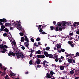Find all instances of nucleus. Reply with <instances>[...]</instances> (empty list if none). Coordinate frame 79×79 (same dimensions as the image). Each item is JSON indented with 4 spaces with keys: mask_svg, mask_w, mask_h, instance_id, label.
I'll list each match as a JSON object with an SVG mask.
<instances>
[{
    "mask_svg": "<svg viewBox=\"0 0 79 79\" xmlns=\"http://www.w3.org/2000/svg\"><path fill=\"white\" fill-rule=\"evenodd\" d=\"M15 47L16 48V49L14 50L15 51V53L16 55L18 58H20V57H22V58H24V56L23 55V54L22 52H20L18 51V48L17 47V45L15 46Z\"/></svg>",
    "mask_w": 79,
    "mask_h": 79,
    "instance_id": "obj_1",
    "label": "nucleus"
},
{
    "mask_svg": "<svg viewBox=\"0 0 79 79\" xmlns=\"http://www.w3.org/2000/svg\"><path fill=\"white\" fill-rule=\"evenodd\" d=\"M20 21H17L15 22H14V23H12V26H14V25H17V26H21V24L20 23H21Z\"/></svg>",
    "mask_w": 79,
    "mask_h": 79,
    "instance_id": "obj_2",
    "label": "nucleus"
},
{
    "mask_svg": "<svg viewBox=\"0 0 79 79\" xmlns=\"http://www.w3.org/2000/svg\"><path fill=\"white\" fill-rule=\"evenodd\" d=\"M8 55L10 56H14L16 55V53L13 52L12 51H10L8 53Z\"/></svg>",
    "mask_w": 79,
    "mask_h": 79,
    "instance_id": "obj_3",
    "label": "nucleus"
},
{
    "mask_svg": "<svg viewBox=\"0 0 79 79\" xmlns=\"http://www.w3.org/2000/svg\"><path fill=\"white\" fill-rule=\"evenodd\" d=\"M0 48H3V51L5 52H6V49L4 48L3 44L0 45Z\"/></svg>",
    "mask_w": 79,
    "mask_h": 79,
    "instance_id": "obj_4",
    "label": "nucleus"
},
{
    "mask_svg": "<svg viewBox=\"0 0 79 79\" xmlns=\"http://www.w3.org/2000/svg\"><path fill=\"white\" fill-rule=\"evenodd\" d=\"M39 27L40 28V30H39V31L40 32H42V31H43V30L42 29H43V26L41 25H39Z\"/></svg>",
    "mask_w": 79,
    "mask_h": 79,
    "instance_id": "obj_5",
    "label": "nucleus"
},
{
    "mask_svg": "<svg viewBox=\"0 0 79 79\" xmlns=\"http://www.w3.org/2000/svg\"><path fill=\"white\" fill-rule=\"evenodd\" d=\"M47 77L48 78H49L50 79V78H52V76L50 74L48 73H47L46 75Z\"/></svg>",
    "mask_w": 79,
    "mask_h": 79,
    "instance_id": "obj_6",
    "label": "nucleus"
},
{
    "mask_svg": "<svg viewBox=\"0 0 79 79\" xmlns=\"http://www.w3.org/2000/svg\"><path fill=\"white\" fill-rule=\"evenodd\" d=\"M24 45L25 46H26V47H29V42H25L24 43Z\"/></svg>",
    "mask_w": 79,
    "mask_h": 79,
    "instance_id": "obj_7",
    "label": "nucleus"
},
{
    "mask_svg": "<svg viewBox=\"0 0 79 79\" xmlns=\"http://www.w3.org/2000/svg\"><path fill=\"white\" fill-rule=\"evenodd\" d=\"M44 55H45L46 57H48L49 56V54L46 51H44Z\"/></svg>",
    "mask_w": 79,
    "mask_h": 79,
    "instance_id": "obj_8",
    "label": "nucleus"
},
{
    "mask_svg": "<svg viewBox=\"0 0 79 79\" xmlns=\"http://www.w3.org/2000/svg\"><path fill=\"white\" fill-rule=\"evenodd\" d=\"M74 58V57H72L71 58V59H69L68 60V61L69 63H72V60H73V58Z\"/></svg>",
    "mask_w": 79,
    "mask_h": 79,
    "instance_id": "obj_9",
    "label": "nucleus"
},
{
    "mask_svg": "<svg viewBox=\"0 0 79 79\" xmlns=\"http://www.w3.org/2000/svg\"><path fill=\"white\" fill-rule=\"evenodd\" d=\"M73 70H74L75 73H77L79 72V69L77 68H75V69H73Z\"/></svg>",
    "mask_w": 79,
    "mask_h": 79,
    "instance_id": "obj_10",
    "label": "nucleus"
},
{
    "mask_svg": "<svg viewBox=\"0 0 79 79\" xmlns=\"http://www.w3.org/2000/svg\"><path fill=\"white\" fill-rule=\"evenodd\" d=\"M25 41H26L27 42H29V40L28 39V38H27V36L25 35Z\"/></svg>",
    "mask_w": 79,
    "mask_h": 79,
    "instance_id": "obj_11",
    "label": "nucleus"
},
{
    "mask_svg": "<svg viewBox=\"0 0 79 79\" xmlns=\"http://www.w3.org/2000/svg\"><path fill=\"white\" fill-rule=\"evenodd\" d=\"M9 75L11 77H12V76H16V74L13 73H10V74H9Z\"/></svg>",
    "mask_w": 79,
    "mask_h": 79,
    "instance_id": "obj_12",
    "label": "nucleus"
},
{
    "mask_svg": "<svg viewBox=\"0 0 79 79\" xmlns=\"http://www.w3.org/2000/svg\"><path fill=\"white\" fill-rule=\"evenodd\" d=\"M35 54H39L40 55V54H41V51L40 50L37 51H35Z\"/></svg>",
    "mask_w": 79,
    "mask_h": 79,
    "instance_id": "obj_13",
    "label": "nucleus"
},
{
    "mask_svg": "<svg viewBox=\"0 0 79 79\" xmlns=\"http://www.w3.org/2000/svg\"><path fill=\"white\" fill-rule=\"evenodd\" d=\"M66 22H62L61 23V25L63 26H66Z\"/></svg>",
    "mask_w": 79,
    "mask_h": 79,
    "instance_id": "obj_14",
    "label": "nucleus"
},
{
    "mask_svg": "<svg viewBox=\"0 0 79 79\" xmlns=\"http://www.w3.org/2000/svg\"><path fill=\"white\" fill-rule=\"evenodd\" d=\"M36 63L38 64H40V60L38 59H37L36 60Z\"/></svg>",
    "mask_w": 79,
    "mask_h": 79,
    "instance_id": "obj_15",
    "label": "nucleus"
},
{
    "mask_svg": "<svg viewBox=\"0 0 79 79\" xmlns=\"http://www.w3.org/2000/svg\"><path fill=\"white\" fill-rule=\"evenodd\" d=\"M65 67L63 66H61L60 67V70H64V67Z\"/></svg>",
    "mask_w": 79,
    "mask_h": 79,
    "instance_id": "obj_16",
    "label": "nucleus"
},
{
    "mask_svg": "<svg viewBox=\"0 0 79 79\" xmlns=\"http://www.w3.org/2000/svg\"><path fill=\"white\" fill-rule=\"evenodd\" d=\"M74 70H73H73L70 71V74H74Z\"/></svg>",
    "mask_w": 79,
    "mask_h": 79,
    "instance_id": "obj_17",
    "label": "nucleus"
},
{
    "mask_svg": "<svg viewBox=\"0 0 79 79\" xmlns=\"http://www.w3.org/2000/svg\"><path fill=\"white\" fill-rule=\"evenodd\" d=\"M25 40V39H24V37H22L21 39V42H24V40Z\"/></svg>",
    "mask_w": 79,
    "mask_h": 79,
    "instance_id": "obj_18",
    "label": "nucleus"
},
{
    "mask_svg": "<svg viewBox=\"0 0 79 79\" xmlns=\"http://www.w3.org/2000/svg\"><path fill=\"white\" fill-rule=\"evenodd\" d=\"M54 30L56 31H59V28L58 27H54Z\"/></svg>",
    "mask_w": 79,
    "mask_h": 79,
    "instance_id": "obj_19",
    "label": "nucleus"
},
{
    "mask_svg": "<svg viewBox=\"0 0 79 79\" xmlns=\"http://www.w3.org/2000/svg\"><path fill=\"white\" fill-rule=\"evenodd\" d=\"M50 28H51V31H53V29H55V27L53 26H51L50 27Z\"/></svg>",
    "mask_w": 79,
    "mask_h": 79,
    "instance_id": "obj_20",
    "label": "nucleus"
},
{
    "mask_svg": "<svg viewBox=\"0 0 79 79\" xmlns=\"http://www.w3.org/2000/svg\"><path fill=\"white\" fill-rule=\"evenodd\" d=\"M68 43L69 44V45H71V44L73 43V42L72 41H69Z\"/></svg>",
    "mask_w": 79,
    "mask_h": 79,
    "instance_id": "obj_21",
    "label": "nucleus"
},
{
    "mask_svg": "<svg viewBox=\"0 0 79 79\" xmlns=\"http://www.w3.org/2000/svg\"><path fill=\"white\" fill-rule=\"evenodd\" d=\"M53 55L52 54H49V56L48 57L49 58H52L53 57Z\"/></svg>",
    "mask_w": 79,
    "mask_h": 79,
    "instance_id": "obj_22",
    "label": "nucleus"
},
{
    "mask_svg": "<svg viewBox=\"0 0 79 79\" xmlns=\"http://www.w3.org/2000/svg\"><path fill=\"white\" fill-rule=\"evenodd\" d=\"M4 31L6 32H9V30L7 28H6L4 29Z\"/></svg>",
    "mask_w": 79,
    "mask_h": 79,
    "instance_id": "obj_23",
    "label": "nucleus"
},
{
    "mask_svg": "<svg viewBox=\"0 0 79 79\" xmlns=\"http://www.w3.org/2000/svg\"><path fill=\"white\" fill-rule=\"evenodd\" d=\"M11 23H10V24L9 23H6L5 24V26H9V25H11Z\"/></svg>",
    "mask_w": 79,
    "mask_h": 79,
    "instance_id": "obj_24",
    "label": "nucleus"
},
{
    "mask_svg": "<svg viewBox=\"0 0 79 79\" xmlns=\"http://www.w3.org/2000/svg\"><path fill=\"white\" fill-rule=\"evenodd\" d=\"M12 44L14 46H16V42L15 41H14L12 42Z\"/></svg>",
    "mask_w": 79,
    "mask_h": 79,
    "instance_id": "obj_25",
    "label": "nucleus"
},
{
    "mask_svg": "<svg viewBox=\"0 0 79 79\" xmlns=\"http://www.w3.org/2000/svg\"><path fill=\"white\" fill-rule=\"evenodd\" d=\"M50 47H47L46 48L45 50H46L48 51L49 50H50Z\"/></svg>",
    "mask_w": 79,
    "mask_h": 79,
    "instance_id": "obj_26",
    "label": "nucleus"
},
{
    "mask_svg": "<svg viewBox=\"0 0 79 79\" xmlns=\"http://www.w3.org/2000/svg\"><path fill=\"white\" fill-rule=\"evenodd\" d=\"M3 23H6L7 21V20L6 19H3Z\"/></svg>",
    "mask_w": 79,
    "mask_h": 79,
    "instance_id": "obj_27",
    "label": "nucleus"
},
{
    "mask_svg": "<svg viewBox=\"0 0 79 79\" xmlns=\"http://www.w3.org/2000/svg\"><path fill=\"white\" fill-rule=\"evenodd\" d=\"M53 55H54V57L55 58H58V56H57L56 53Z\"/></svg>",
    "mask_w": 79,
    "mask_h": 79,
    "instance_id": "obj_28",
    "label": "nucleus"
},
{
    "mask_svg": "<svg viewBox=\"0 0 79 79\" xmlns=\"http://www.w3.org/2000/svg\"><path fill=\"white\" fill-rule=\"evenodd\" d=\"M45 63H46V61L44 60L43 61V63H41V64H44V65H45Z\"/></svg>",
    "mask_w": 79,
    "mask_h": 79,
    "instance_id": "obj_29",
    "label": "nucleus"
},
{
    "mask_svg": "<svg viewBox=\"0 0 79 79\" xmlns=\"http://www.w3.org/2000/svg\"><path fill=\"white\" fill-rule=\"evenodd\" d=\"M36 57H37V58H41V55H37L36 56Z\"/></svg>",
    "mask_w": 79,
    "mask_h": 79,
    "instance_id": "obj_30",
    "label": "nucleus"
},
{
    "mask_svg": "<svg viewBox=\"0 0 79 79\" xmlns=\"http://www.w3.org/2000/svg\"><path fill=\"white\" fill-rule=\"evenodd\" d=\"M71 31H70V33L69 34V35H73L74 34H73V32L72 33H71Z\"/></svg>",
    "mask_w": 79,
    "mask_h": 79,
    "instance_id": "obj_31",
    "label": "nucleus"
},
{
    "mask_svg": "<svg viewBox=\"0 0 79 79\" xmlns=\"http://www.w3.org/2000/svg\"><path fill=\"white\" fill-rule=\"evenodd\" d=\"M30 50H31V53H33L34 52V51L33 50L32 48H31Z\"/></svg>",
    "mask_w": 79,
    "mask_h": 79,
    "instance_id": "obj_32",
    "label": "nucleus"
},
{
    "mask_svg": "<svg viewBox=\"0 0 79 79\" xmlns=\"http://www.w3.org/2000/svg\"><path fill=\"white\" fill-rule=\"evenodd\" d=\"M45 57V56L44 55H41V58H44Z\"/></svg>",
    "mask_w": 79,
    "mask_h": 79,
    "instance_id": "obj_33",
    "label": "nucleus"
},
{
    "mask_svg": "<svg viewBox=\"0 0 79 79\" xmlns=\"http://www.w3.org/2000/svg\"><path fill=\"white\" fill-rule=\"evenodd\" d=\"M67 55L68 56H73V55L71 54H68Z\"/></svg>",
    "mask_w": 79,
    "mask_h": 79,
    "instance_id": "obj_34",
    "label": "nucleus"
},
{
    "mask_svg": "<svg viewBox=\"0 0 79 79\" xmlns=\"http://www.w3.org/2000/svg\"><path fill=\"white\" fill-rule=\"evenodd\" d=\"M1 28H2V29H5V27L4 25H2L1 27Z\"/></svg>",
    "mask_w": 79,
    "mask_h": 79,
    "instance_id": "obj_35",
    "label": "nucleus"
},
{
    "mask_svg": "<svg viewBox=\"0 0 79 79\" xmlns=\"http://www.w3.org/2000/svg\"><path fill=\"white\" fill-rule=\"evenodd\" d=\"M60 23V22L58 23L56 25H57V26H58L60 27V26H61V23Z\"/></svg>",
    "mask_w": 79,
    "mask_h": 79,
    "instance_id": "obj_36",
    "label": "nucleus"
},
{
    "mask_svg": "<svg viewBox=\"0 0 79 79\" xmlns=\"http://www.w3.org/2000/svg\"><path fill=\"white\" fill-rule=\"evenodd\" d=\"M60 50L62 52H64V51H65V50L64 49L61 48Z\"/></svg>",
    "mask_w": 79,
    "mask_h": 79,
    "instance_id": "obj_37",
    "label": "nucleus"
},
{
    "mask_svg": "<svg viewBox=\"0 0 79 79\" xmlns=\"http://www.w3.org/2000/svg\"><path fill=\"white\" fill-rule=\"evenodd\" d=\"M19 34L21 36H23L24 35V33H20Z\"/></svg>",
    "mask_w": 79,
    "mask_h": 79,
    "instance_id": "obj_38",
    "label": "nucleus"
},
{
    "mask_svg": "<svg viewBox=\"0 0 79 79\" xmlns=\"http://www.w3.org/2000/svg\"><path fill=\"white\" fill-rule=\"evenodd\" d=\"M31 40L32 42H34V39H33L32 38H31Z\"/></svg>",
    "mask_w": 79,
    "mask_h": 79,
    "instance_id": "obj_39",
    "label": "nucleus"
},
{
    "mask_svg": "<svg viewBox=\"0 0 79 79\" xmlns=\"http://www.w3.org/2000/svg\"><path fill=\"white\" fill-rule=\"evenodd\" d=\"M36 41H40V39L39 37H38V38L36 39Z\"/></svg>",
    "mask_w": 79,
    "mask_h": 79,
    "instance_id": "obj_40",
    "label": "nucleus"
},
{
    "mask_svg": "<svg viewBox=\"0 0 79 79\" xmlns=\"http://www.w3.org/2000/svg\"><path fill=\"white\" fill-rule=\"evenodd\" d=\"M50 74H51V75H53V74H54V72L52 71H51L50 72Z\"/></svg>",
    "mask_w": 79,
    "mask_h": 79,
    "instance_id": "obj_41",
    "label": "nucleus"
},
{
    "mask_svg": "<svg viewBox=\"0 0 79 79\" xmlns=\"http://www.w3.org/2000/svg\"><path fill=\"white\" fill-rule=\"evenodd\" d=\"M32 64V60H31L29 61V64L31 65V64Z\"/></svg>",
    "mask_w": 79,
    "mask_h": 79,
    "instance_id": "obj_42",
    "label": "nucleus"
},
{
    "mask_svg": "<svg viewBox=\"0 0 79 79\" xmlns=\"http://www.w3.org/2000/svg\"><path fill=\"white\" fill-rule=\"evenodd\" d=\"M8 34L6 33H4L3 34V36H4V37H6V36H7Z\"/></svg>",
    "mask_w": 79,
    "mask_h": 79,
    "instance_id": "obj_43",
    "label": "nucleus"
},
{
    "mask_svg": "<svg viewBox=\"0 0 79 79\" xmlns=\"http://www.w3.org/2000/svg\"><path fill=\"white\" fill-rule=\"evenodd\" d=\"M79 55V53L78 52H77L76 54V56H78Z\"/></svg>",
    "mask_w": 79,
    "mask_h": 79,
    "instance_id": "obj_44",
    "label": "nucleus"
},
{
    "mask_svg": "<svg viewBox=\"0 0 79 79\" xmlns=\"http://www.w3.org/2000/svg\"><path fill=\"white\" fill-rule=\"evenodd\" d=\"M58 59L56 58V59H55V61H56V62H58Z\"/></svg>",
    "mask_w": 79,
    "mask_h": 79,
    "instance_id": "obj_45",
    "label": "nucleus"
},
{
    "mask_svg": "<svg viewBox=\"0 0 79 79\" xmlns=\"http://www.w3.org/2000/svg\"><path fill=\"white\" fill-rule=\"evenodd\" d=\"M60 58L62 60V61H63L64 60V57H63V56H61L60 57Z\"/></svg>",
    "mask_w": 79,
    "mask_h": 79,
    "instance_id": "obj_46",
    "label": "nucleus"
},
{
    "mask_svg": "<svg viewBox=\"0 0 79 79\" xmlns=\"http://www.w3.org/2000/svg\"><path fill=\"white\" fill-rule=\"evenodd\" d=\"M62 30H63V29L62 28V27H60L59 28V31H61Z\"/></svg>",
    "mask_w": 79,
    "mask_h": 79,
    "instance_id": "obj_47",
    "label": "nucleus"
},
{
    "mask_svg": "<svg viewBox=\"0 0 79 79\" xmlns=\"http://www.w3.org/2000/svg\"><path fill=\"white\" fill-rule=\"evenodd\" d=\"M5 73H2L1 74L2 76H5Z\"/></svg>",
    "mask_w": 79,
    "mask_h": 79,
    "instance_id": "obj_48",
    "label": "nucleus"
},
{
    "mask_svg": "<svg viewBox=\"0 0 79 79\" xmlns=\"http://www.w3.org/2000/svg\"><path fill=\"white\" fill-rule=\"evenodd\" d=\"M57 47L58 48H61V45H58L57 46Z\"/></svg>",
    "mask_w": 79,
    "mask_h": 79,
    "instance_id": "obj_49",
    "label": "nucleus"
},
{
    "mask_svg": "<svg viewBox=\"0 0 79 79\" xmlns=\"http://www.w3.org/2000/svg\"><path fill=\"white\" fill-rule=\"evenodd\" d=\"M21 48L22 50H25V47L24 46H22L21 47Z\"/></svg>",
    "mask_w": 79,
    "mask_h": 79,
    "instance_id": "obj_50",
    "label": "nucleus"
},
{
    "mask_svg": "<svg viewBox=\"0 0 79 79\" xmlns=\"http://www.w3.org/2000/svg\"><path fill=\"white\" fill-rule=\"evenodd\" d=\"M67 73V71H63L62 72V73L63 74H64V73Z\"/></svg>",
    "mask_w": 79,
    "mask_h": 79,
    "instance_id": "obj_51",
    "label": "nucleus"
},
{
    "mask_svg": "<svg viewBox=\"0 0 79 79\" xmlns=\"http://www.w3.org/2000/svg\"><path fill=\"white\" fill-rule=\"evenodd\" d=\"M32 56H33V54H32V53H31L30 54V55H29V56H30V57H32Z\"/></svg>",
    "mask_w": 79,
    "mask_h": 79,
    "instance_id": "obj_52",
    "label": "nucleus"
},
{
    "mask_svg": "<svg viewBox=\"0 0 79 79\" xmlns=\"http://www.w3.org/2000/svg\"><path fill=\"white\" fill-rule=\"evenodd\" d=\"M37 68H40L41 67V65H38L37 66Z\"/></svg>",
    "mask_w": 79,
    "mask_h": 79,
    "instance_id": "obj_53",
    "label": "nucleus"
},
{
    "mask_svg": "<svg viewBox=\"0 0 79 79\" xmlns=\"http://www.w3.org/2000/svg\"><path fill=\"white\" fill-rule=\"evenodd\" d=\"M0 31H4V29L2 28L0 29Z\"/></svg>",
    "mask_w": 79,
    "mask_h": 79,
    "instance_id": "obj_54",
    "label": "nucleus"
},
{
    "mask_svg": "<svg viewBox=\"0 0 79 79\" xmlns=\"http://www.w3.org/2000/svg\"><path fill=\"white\" fill-rule=\"evenodd\" d=\"M71 47H74V44H71Z\"/></svg>",
    "mask_w": 79,
    "mask_h": 79,
    "instance_id": "obj_55",
    "label": "nucleus"
},
{
    "mask_svg": "<svg viewBox=\"0 0 79 79\" xmlns=\"http://www.w3.org/2000/svg\"><path fill=\"white\" fill-rule=\"evenodd\" d=\"M59 63H61L62 62V60L61 59H60L59 60Z\"/></svg>",
    "mask_w": 79,
    "mask_h": 79,
    "instance_id": "obj_56",
    "label": "nucleus"
},
{
    "mask_svg": "<svg viewBox=\"0 0 79 79\" xmlns=\"http://www.w3.org/2000/svg\"><path fill=\"white\" fill-rule=\"evenodd\" d=\"M65 26H62V29H65Z\"/></svg>",
    "mask_w": 79,
    "mask_h": 79,
    "instance_id": "obj_57",
    "label": "nucleus"
},
{
    "mask_svg": "<svg viewBox=\"0 0 79 79\" xmlns=\"http://www.w3.org/2000/svg\"><path fill=\"white\" fill-rule=\"evenodd\" d=\"M0 22L2 23H3V19H0Z\"/></svg>",
    "mask_w": 79,
    "mask_h": 79,
    "instance_id": "obj_58",
    "label": "nucleus"
},
{
    "mask_svg": "<svg viewBox=\"0 0 79 79\" xmlns=\"http://www.w3.org/2000/svg\"><path fill=\"white\" fill-rule=\"evenodd\" d=\"M4 47L5 48H8V46H7L6 45H5Z\"/></svg>",
    "mask_w": 79,
    "mask_h": 79,
    "instance_id": "obj_59",
    "label": "nucleus"
},
{
    "mask_svg": "<svg viewBox=\"0 0 79 79\" xmlns=\"http://www.w3.org/2000/svg\"><path fill=\"white\" fill-rule=\"evenodd\" d=\"M53 23L54 24V25H55L56 24V22L55 21H54Z\"/></svg>",
    "mask_w": 79,
    "mask_h": 79,
    "instance_id": "obj_60",
    "label": "nucleus"
},
{
    "mask_svg": "<svg viewBox=\"0 0 79 79\" xmlns=\"http://www.w3.org/2000/svg\"><path fill=\"white\" fill-rule=\"evenodd\" d=\"M38 45H42V44H40V42H39L38 43Z\"/></svg>",
    "mask_w": 79,
    "mask_h": 79,
    "instance_id": "obj_61",
    "label": "nucleus"
},
{
    "mask_svg": "<svg viewBox=\"0 0 79 79\" xmlns=\"http://www.w3.org/2000/svg\"><path fill=\"white\" fill-rule=\"evenodd\" d=\"M72 61L73 63H76V62L75 61V60H73Z\"/></svg>",
    "mask_w": 79,
    "mask_h": 79,
    "instance_id": "obj_62",
    "label": "nucleus"
},
{
    "mask_svg": "<svg viewBox=\"0 0 79 79\" xmlns=\"http://www.w3.org/2000/svg\"><path fill=\"white\" fill-rule=\"evenodd\" d=\"M34 45L35 46H35H36V45H37V43H36V42L34 44Z\"/></svg>",
    "mask_w": 79,
    "mask_h": 79,
    "instance_id": "obj_63",
    "label": "nucleus"
},
{
    "mask_svg": "<svg viewBox=\"0 0 79 79\" xmlns=\"http://www.w3.org/2000/svg\"><path fill=\"white\" fill-rule=\"evenodd\" d=\"M76 33H77V34L79 35V31H77Z\"/></svg>",
    "mask_w": 79,
    "mask_h": 79,
    "instance_id": "obj_64",
    "label": "nucleus"
}]
</instances>
